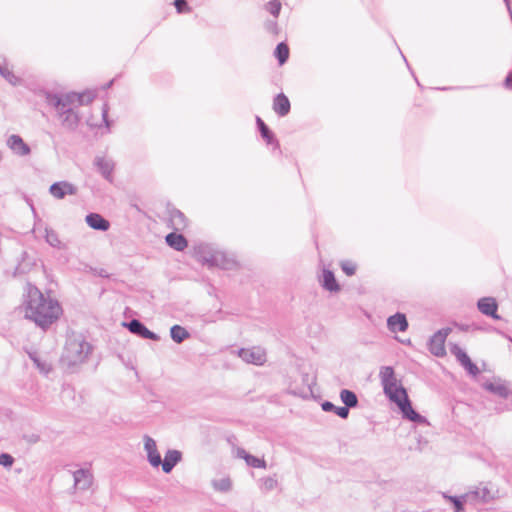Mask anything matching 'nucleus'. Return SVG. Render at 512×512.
Returning <instances> with one entry per match:
<instances>
[{
  "mask_svg": "<svg viewBox=\"0 0 512 512\" xmlns=\"http://www.w3.org/2000/svg\"><path fill=\"white\" fill-rule=\"evenodd\" d=\"M261 482V489L265 491H272L275 489L278 485V481L274 476H269L260 479Z\"/></svg>",
  "mask_w": 512,
  "mask_h": 512,
  "instance_id": "obj_34",
  "label": "nucleus"
},
{
  "mask_svg": "<svg viewBox=\"0 0 512 512\" xmlns=\"http://www.w3.org/2000/svg\"><path fill=\"white\" fill-rule=\"evenodd\" d=\"M94 165L97 167L100 174L109 182L113 181V170L115 167L114 162L111 159L97 156L94 159Z\"/></svg>",
  "mask_w": 512,
  "mask_h": 512,
  "instance_id": "obj_12",
  "label": "nucleus"
},
{
  "mask_svg": "<svg viewBox=\"0 0 512 512\" xmlns=\"http://www.w3.org/2000/svg\"><path fill=\"white\" fill-rule=\"evenodd\" d=\"M170 337L175 343L180 344L190 337V333L184 327L176 324L170 328Z\"/></svg>",
  "mask_w": 512,
  "mask_h": 512,
  "instance_id": "obj_29",
  "label": "nucleus"
},
{
  "mask_svg": "<svg viewBox=\"0 0 512 512\" xmlns=\"http://www.w3.org/2000/svg\"><path fill=\"white\" fill-rule=\"evenodd\" d=\"M291 109L288 97L284 93H279L273 100V110L281 117L286 116Z\"/></svg>",
  "mask_w": 512,
  "mask_h": 512,
  "instance_id": "obj_18",
  "label": "nucleus"
},
{
  "mask_svg": "<svg viewBox=\"0 0 512 512\" xmlns=\"http://www.w3.org/2000/svg\"><path fill=\"white\" fill-rule=\"evenodd\" d=\"M320 284L325 290L331 293H337L341 290V286L336 280L333 271L329 269H323L320 277Z\"/></svg>",
  "mask_w": 512,
  "mask_h": 512,
  "instance_id": "obj_13",
  "label": "nucleus"
},
{
  "mask_svg": "<svg viewBox=\"0 0 512 512\" xmlns=\"http://www.w3.org/2000/svg\"><path fill=\"white\" fill-rule=\"evenodd\" d=\"M24 297L22 308L24 309L25 318L32 320L44 330L50 327L62 312V308L56 299L46 297L31 283L26 284Z\"/></svg>",
  "mask_w": 512,
  "mask_h": 512,
  "instance_id": "obj_1",
  "label": "nucleus"
},
{
  "mask_svg": "<svg viewBox=\"0 0 512 512\" xmlns=\"http://www.w3.org/2000/svg\"><path fill=\"white\" fill-rule=\"evenodd\" d=\"M74 489L88 490L92 485L93 475L88 469H78L73 472Z\"/></svg>",
  "mask_w": 512,
  "mask_h": 512,
  "instance_id": "obj_10",
  "label": "nucleus"
},
{
  "mask_svg": "<svg viewBox=\"0 0 512 512\" xmlns=\"http://www.w3.org/2000/svg\"><path fill=\"white\" fill-rule=\"evenodd\" d=\"M449 332L450 329H442L432 336L429 343V350L433 355L437 357H442L445 355V342Z\"/></svg>",
  "mask_w": 512,
  "mask_h": 512,
  "instance_id": "obj_7",
  "label": "nucleus"
},
{
  "mask_svg": "<svg viewBox=\"0 0 512 512\" xmlns=\"http://www.w3.org/2000/svg\"><path fill=\"white\" fill-rule=\"evenodd\" d=\"M3 66H4V65H2V64L0 63V69H1Z\"/></svg>",
  "mask_w": 512,
  "mask_h": 512,
  "instance_id": "obj_50",
  "label": "nucleus"
},
{
  "mask_svg": "<svg viewBox=\"0 0 512 512\" xmlns=\"http://www.w3.org/2000/svg\"><path fill=\"white\" fill-rule=\"evenodd\" d=\"M449 500L453 502L456 512H461L463 510V505L460 500L455 497H449Z\"/></svg>",
  "mask_w": 512,
  "mask_h": 512,
  "instance_id": "obj_42",
  "label": "nucleus"
},
{
  "mask_svg": "<svg viewBox=\"0 0 512 512\" xmlns=\"http://www.w3.org/2000/svg\"><path fill=\"white\" fill-rule=\"evenodd\" d=\"M390 373H392V370H391L390 368L386 367V377H387Z\"/></svg>",
  "mask_w": 512,
  "mask_h": 512,
  "instance_id": "obj_47",
  "label": "nucleus"
},
{
  "mask_svg": "<svg viewBox=\"0 0 512 512\" xmlns=\"http://www.w3.org/2000/svg\"><path fill=\"white\" fill-rule=\"evenodd\" d=\"M169 214L171 225L175 231H180L186 228L187 219L180 210L173 208L170 210Z\"/></svg>",
  "mask_w": 512,
  "mask_h": 512,
  "instance_id": "obj_24",
  "label": "nucleus"
},
{
  "mask_svg": "<svg viewBox=\"0 0 512 512\" xmlns=\"http://www.w3.org/2000/svg\"><path fill=\"white\" fill-rule=\"evenodd\" d=\"M174 5L178 13L190 12L191 10L186 0H174Z\"/></svg>",
  "mask_w": 512,
  "mask_h": 512,
  "instance_id": "obj_39",
  "label": "nucleus"
},
{
  "mask_svg": "<svg viewBox=\"0 0 512 512\" xmlns=\"http://www.w3.org/2000/svg\"><path fill=\"white\" fill-rule=\"evenodd\" d=\"M237 454L240 458L244 459L246 464L250 467L263 469L267 467L266 461L264 459L253 456L246 452L244 449H238Z\"/></svg>",
  "mask_w": 512,
  "mask_h": 512,
  "instance_id": "obj_25",
  "label": "nucleus"
},
{
  "mask_svg": "<svg viewBox=\"0 0 512 512\" xmlns=\"http://www.w3.org/2000/svg\"><path fill=\"white\" fill-rule=\"evenodd\" d=\"M113 83V80H111L108 84H107V87H110Z\"/></svg>",
  "mask_w": 512,
  "mask_h": 512,
  "instance_id": "obj_48",
  "label": "nucleus"
},
{
  "mask_svg": "<svg viewBox=\"0 0 512 512\" xmlns=\"http://www.w3.org/2000/svg\"><path fill=\"white\" fill-rule=\"evenodd\" d=\"M238 355L246 363L263 365L266 362V352L260 347H253L251 349L241 348L238 351Z\"/></svg>",
  "mask_w": 512,
  "mask_h": 512,
  "instance_id": "obj_6",
  "label": "nucleus"
},
{
  "mask_svg": "<svg viewBox=\"0 0 512 512\" xmlns=\"http://www.w3.org/2000/svg\"><path fill=\"white\" fill-rule=\"evenodd\" d=\"M7 145L19 156H26L31 152L30 147L19 135L16 134H13L8 138Z\"/></svg>",
  "mask_w": 512,
  "mask_h": 512,
  "instance_id": "obj_14",
  "label": "nucleus"
},
{
  "mask_svg": "<svg viewBox=\"0 0 512 512\" xmlns=\"http://www.w3.org/2000/svg\"><path fill=\"white\" fill-rule=\"evenodd\" d=\"M401 342H402V343H405V342L410 343L409 339H407V340H401Z\"/></svg>",
  "mask_w": 512,
  "mask_h": 512,
  "instance_id": "obj_49",
  "label": "nucleus"
},
{
  "mask_svg": "<svg viewBox=\"0 0 512 512\" xmlns=\"http://www.w3.org/2000/svg\"><path fill=\"white\" fill-rule=\"evenodd\" d=\"M386 394L397 405L404 418L413 422L421 421V416L412 408L407 392L403 387L390 385L388 388L386 387Z\"/></svg>",
  "mask_w": 512,
  "mask_h": 512,
  "instance_id": "obj_3",
  "label": "nucleus"
},
{
  "mask_svg": "<svg viewBox=\"0 0 512 512\" xmlns=\"http://www.w3.org/2000/svg\"><path fill=\"white\" fill-rule=\"evenodd\" d=\"M125 328H127L132 334L143 338L150 339L153 341H159L160 336L149 330L140 320L132 319L128 322H123L122 324Z\"/></svg>",
  "mask_w": 512,
  "mask_h": 512,
  "instance_id": "obj_5",
  "label": "nucleus"
},
{
  "mask_svg": "<svg viewBox=\"0 0 512 512\" xmlns=\"http://www.w3.org/2000/svg\"><path fill=\"white\" fill-rule=\"evenodd\" d=\"M56 111L63 127L72 131L77 128L80 118L78 113L74 111V108H64L63 110Z\"/></svg>",
  "mask_w": 512,
  "mask_h": 512,
  "instance_id": "obj_8",
  "label": "nucleus"
},
{
  "mask_svg": "<svg viewBox=\"0 0 512 512\" xmlns=\"http://www.w3.org/2000/svg\"><path fill=\"white\" fill-rule=\"evenodd\" d=\"M144 448L147 452V460L153 467H158L161 464V455L157 450V445L154 439L149 436L144 437Z\"/></svg>",
  "mask_w": 512,
  "mask_h": 512,
  "instance_id": "obj_11",
  "label": "nucleus"
},
{
  "mask_svg": "<svg viewBox=\"0 0 512 512\" xmlns=\"http://www.w3.org/2000/svg\"><path fill=\"white\" fill-rule=\"evenodd\" d=\"M266 10L274 17H278L281 11V3L279 0H271L266 4Z\"/></svg>",
  "mask_w": 512,
  "mask_h": 512,
  "instance_id": "obj_36",
  "label": "nucleus"
},
{
  "mask_svg": "<svg viewBox=\"0 0 512 512\" xmlns=\"http://www.w3.org/2000/svg\"><path fill=\"white\" fill-rule=\"evenodd\" d=\"M451 352L456 356L458 361L472 374L478 371L475 364L472 363L469 356L458 346H453Z\"/></svg>",
  "mask_w": 512,
  "mask_h": 512,
  "instance_id": "obj_21",
  "label": "nucleus"
},
{
  "mask_svg": "<svg viewBox=\"0 0 512 512\" xmlns=\"http://www.w3.org/2000/svg\"><path fill=\"white\" fill-rule=\"evenodd\" d=\"M108 110V105L105 103L102 108V117L107 128L111 126V121L108 119Z\"/></svg>",
  "mask_w": 512,
  "mask_h": 512,
  "instance_id": "obj_41",
  "label": "nucleus"
},
{
  "mask_svg": "<svg viewBox=\"0 0 512 512\" xmlns=\"http://www.w3.org/2000/svg\"><path fill=\"white\" fill-rule=\"evenodd\" d=\"M217 250L212 249L208 245H201L198 247L196 254L198 259L205 265L209 267H213L214 265V256L217 253Z\"/></svg>",
  "mask_w": 512,
  "mask_h": 512,
  "instance_id": "obj_22",
  "label": "nucleus"
},
{
  "mask_svg": "<svg viewBox=\"0 0 512 512\" xmlns=\"http://www.w3.org/2000/svg\"><path fill=\"white\" fill-rule=\"evenodd\" d=\"M0 75L5 78L10 84L16 86L20 83V78L17 77L11 70L8 69L6 65H4L0 69Z\"/></svg>",
  "mask_w": 512,
  "mask_h": 512,
  "instance_id": "obj_33",
  "label": "nucleus"
},
{
  "mask_svg": "<svg viewBox=\"0 0 512 512\" xmlns=\"http://www.w3.org/2000/svg\"><path fill=\"white\" fill-rule=\"evenodd\" d=\"M182 453L178 450H168L165 454L164 460H161L162 470L165 473H170L173 468L181 461Z\"/></svg>",
  "mask_w": 512,
  "mask_h": 512,
  "instance_id": "obj_17",
  "label": "nucleus"
},
{
  "mask_svg": "<svg viewBox=\"0 0 512 512\" xmlns=\"http://www.w3.org/2000/svg\"><path fill=\"white\" fill-rule=\"evenodd\" d=\"M85 93L70 92L66 94H54L47 92L45 99L48 105L53 107L55 110H63L64 108H74L73 106L77 103V106L84 105Z\"/></svg>",
  "mask_w": 512,
  "mask_h": 512,
  "instance_id": "obj_4",
  "label": "nucleus"
},
{
  "mask_svg": "<svg viewBox=\"0 0 512 512\" xmlns=\"http://www.w3.org/2000/svg\"><path fill=\"white\" fill-rule=\"evenodd\" d=\"M166 243L176 251H183L188 246L187 239L179 233L171 232L165 237Z\"/></svg>",
  "mask_w": 512,
  "mask_h": 512,
  "instance_id": "obj_20",
  "label": "nucleus"
},
{
  "mask_svg": "<svg viewBox=\"0 0 512 512\" xmlns=\"http://www.w3.org/2000/svg\"><path fill=\"white\" fill-rule=\"evenodd\" d=\"M478 308L483 314L491 316L494 319H499V316L497 315L498 305L494 298L485 297L480 299L478 302Z\"/></svg>",
  "mask_w": 512,
  "mask_h": 512,
  "instance_id": "obj_19",
  "label": "nucleus"
},
{
  "mask_svg": "<svg viewBox=\"0 0 512 512\" xmlns=\"http://www.w3.org/2000/svg\"><path fill=\"white\" fill-rule=\"evenodd\" d=\"M387 325L392 333L404 332L408 328V321L404 314L396 313L387 319Z\"/></svg>",
  "mask_w": 512,
  "mask_h": 512,
  "instance_id": "obj_16",
  "label": "nucleus"
},
{
  "mask_svg": "<svg viewBox=\"0 0 512 512\" xmlns=\"http://www.w3.org/2000/svg\"><path fill=\"white\" fill-rule=\"evenodd\" d=\"M505 86L506 88L512 90V71L508 74V76L505 79Z\"/></svg>",
  "mask_w": 512,
  "mask_h": 512,
  "instance_id": "obj_43",
  "label": "nucleus"
},
{
  "mask_svg": "<svg viewBox=\"0 0 512 512\" xmlns=\"http://www.w3.org/2000/svg\"><path fill=\"white\" fill-rule=\"evenodd\" d=\"M213 261H214L213 267H219L224 270H230L236 265V262L233 259L229 258L222 251H218L217 253H215Z\"/></svg>",
  "mask_w": 512,
  "mask_h": 512,
  "instance_id": "obj_26",
  "label": "nucleus"
},
{
  "mask_svg": "<svg viewBox=\"0 0 512 512\" xmlns=\"http://www.w3.org/2000/svg\"><path fill=\"white\" fill-rule=\"evenodd\" d=\"M98 275H99L100 277H103V278H107V277H109V274H108V273L106 272V270H104V269H101V270L98 272Z\"/></svg>",
  "mask_w": 512,
  "mask_h": 512,
  "instance_id": "obj_46",
  "label": "nucleus"
},
{
  "mask_svg": "<svg viewBox=\"0 0 512 512\" xmlns=\"http://www.w3.org/2000/svg\"><path fill=\"white\" fill-rule=\"evenodd\" d=\"M212 486L215 490L220 492H229L232 488V482L230 478L225 477L218 480L212 481Z\"/></svg>",
  "mask_w": 512,
  "mask_h": 512,
  "instance_id": "obj_32",
  "label": "nucleus"
},
{
  "mask_svg": "<svg viewBox=\"0 0 512 512\" xmlns=\"http://www.w3.org/2000/svg\"><path fill=\"white\" fill-rule=\"evenodd\" d=\"M91 351L92 345L82 336L68 337L60 358V363L70 372H74L76 367L86 361Z\"/></svg>",
  "mask_w": 512,
  "mask_h": 512,
  "instance_id": "obj_2",
  "label": "nucleus"
},
{
  "mask_svg": "<svg viewBox=\"0 0 512 512\" xmlns=\"http://www.w3.org/2000/svg\"><path fill=\"white\" fill-rule=\"evenodd\" d=\"M86 96L84 97V105L89 104L93 101L94 95L92 93H85Z\"/></svg>",
  "mask_w": 512,
  "mask_h": 512,
  "instance_id": "obj_44",
  "label": "nucleus"
},
{
  "mask_svg": "<svg viewBox=\"0 0 512 512\" xmlns=\"http://www.w3.org/2000/svg\"><path fill=\"white\" fill-rule=\"evenodd\" d=\"M341 269L347 276H352L356 272V265L351 261L341 262Z\"/></svg>",
  "mask_w": 512,
  "mask_h": 512,
  "instance_id": "obj_37",
  "label": "nucleus"
},
{
  "mask_svg": "<svg viewBox=\"0 0 512 512\" xmlns=\"http://www.w3.org/2000/svg\"><path fill=\"white\" fill-rule=\"evenodd\" d=\"M49 192L55 198L63 199L67 195H75L77 188L69 182L61 181L53 183L49 188Z\"/></svg>",
  "mask_w": 512,
  "mask_h": 512,
  "instance_id": "obj_9",
  "label": "nucleus"
},
{
  "mask_svg": "<svg viewBox=\"0 0 512 512\" xmlns=\"http://www.w3.org/2000/svg\"><path fill=\"white\" fill-rule=\"evenodd\" d=\"M14 458L12 455L8 453H1L0 454V465L5 468H10L14 463Z\"/></svg>",
  "mask_w": 512,
  "mask_h": 512,
  "instance_id": "obj_38",
  "label": "nucleus"
},
{
  "mask_svg": "<svg viewBox=\"0 0 512 512\" xmlns=\"http://www.w3.org/2000/svg\"><path fill=\"white\" fill-rule=\"evenodd\" d=\"M86 223L94 230L105 232L110 228V222L98 213H89L86 215Z\"/></svg>",
  "mask_w": 512,
  "mask_h": 512,
  "instance_id": "obj_15",
  "label": "nucleus"
},
{
  "mask_svg": "<svg viewBox=\"0 0 512 512\" xmlns=\"http://www.w3.org/2000/svg\"><path fill=\"white\" fill-rule=\"evenodd\" d=\"M265 28L268 32L272 34H278V25L274 20H268L265 22Z\"/></svg>",
  "mask_w": 512,
  "mask_h": 512,
  "instance_id": "obj_40",
  "label": "nucleus"
},
{
  "mask_svg": "<svg viewBox=\"0 0 512 512\" xmlns=\"http://www.w3.org/2000/svg\"><path fill=\"white\" fill-rule=\"evenodd\" d=\"M274 55L278 60L280 65H283L287 62L289 58V47L285 42H280L277 44Z\"/></svg>",
  "mask_w": 512,
  "mask_h": 512,
  "instance_id": "obj_30",
  "label": "nucleus"
},
{
  "mask_svg": "<svg viewBox=\"0 0 512 512\" xmlns=\"http://www.w3.org/2000/svg\"><path fill=\"white\" fill-rule=\"evenodd\" d=\"M256 124L261 137L266 141L268 145L275 144L276 146H279V143L275 138L274 133L270 130L266 123L258 116L256 117Z\"/></svg>",
  "mask_w": 512,
  "mask_h": 512,
  "instance_id": "obj_23",
  "label": "nucleus"
},
{
  "mask_svg": "<svg viewBox=\"0 0 512 512\" xmlns=\"http://www.w3.org/2000/svg\"><path fill=\"white\" fill-rule=\"evenodd\" d=\"M29 357L41 373L47 375L52 371V365L46 361L41 360L35 353L29 354Z\"/></svg>",
  "mask_w": 512,
  "mask_h": 512,
  "instance_id": "obj_31",
  "label": "nucleus"
},
{
  "mask_svg": "<svg viewBox=\"0 0 512 512\" xmlns=\"http://www.w3.org/2000/svg\"><path fill=\"white\" fill-rule=\"evenodd\" d=\"M340 399L343 402L344 406L350 411V408H355L358 406V397L352 390L342 389L340 391Z\"/></svg>",
  "mask_w": 512,
  "mask_h": 512,
  "instance_id": "obj_28",
  "label": "nucleus"
},
{
  "mask_svg": "<svg viewBox=\"0 0 512 512\" xmlns=\"http://www.w3.org/2000/svg\"><path fill=\"white\" fill-rule=\"evenodd\" d=\"M321 408L324 412H332L339 416L341 419H347L350 411L345 406H336L330 401H323Z\"/></svg>",
  "mask_w": 512,
  "mask_h": 512,
  "instance_id": "obj_27",
  "label": "nucleus"
},
{
  "mask_svg": "<svg viewBox=\"0 0 512 512\" xmlns=\"http://www.w3.org/2000/svg\"><path fill=\"white\" fill-rule=\"evenodd\" d=\"M378 377L380 379V382L382 384V386L384 387V366H381L379 368V374H378Z\"/></svg>",
  "mask_w": 512,
  "mask_h": 512,
  "instance_id": "obj_45",
  "label": "nucleus"
},
{
  "mask_svg": "<svg viewBox=\"0 0 512 512\" xmlns=\"http://www.w3.org/2000/svg\"><path fill=\"white\" fill-rule=\"evenodd\" d=\"M46 241L52 247H60L61 241L58 238L57 233L52 229H46Z\"/></svg>",
  "mask_w": 512,
  "mask_h": 512,
  "instance_id": "obj_35",
  "label": "nucleus"
}]
</instances>
